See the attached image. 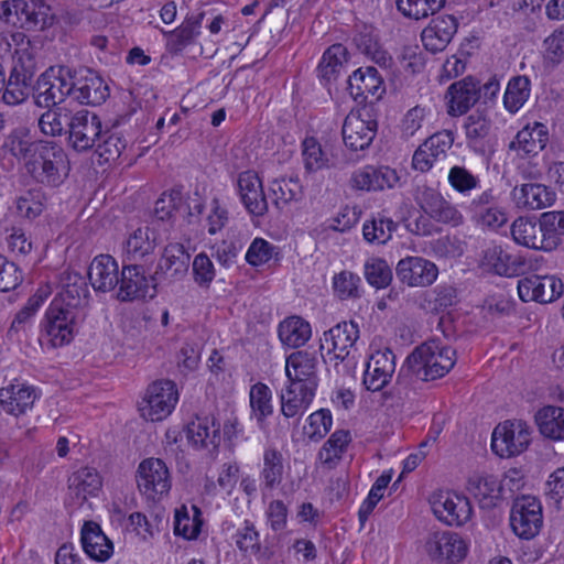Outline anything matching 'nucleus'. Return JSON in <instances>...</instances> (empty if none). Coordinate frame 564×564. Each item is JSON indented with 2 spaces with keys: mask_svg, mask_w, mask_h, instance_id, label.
<instances>
[{
  "mask_svg": "<svg viewBox=\"0 0 564 564\" xmlns=\"http://www.w3.org/2000/svg\"><path fill=\"white\" fill-rule=\"evenodd\" d=\"M126 147L127 141L119 133L106 130L93 149L100 158L99 163H109L118 160Z\"/></svg>",
  "mask_w": 564,
  "mask_h": 564,
  "instance_id": "50",
  "label": "nucleus"
},
{
  "mask_svg": "<svg viewBox=\"0 0 564 564\" xmlns=\"http://www.w3.org/2000/svg\"><path fill=\"white\" fill-rule=\"evenodd\" d=\"M511 236L521 246L534 250L551 252L562 242L557 236L551 235L544 227L543 214L536 221L532 218L519 217L511 225Z\"/></svg>",
  "mask_w": 564,
  "mask_h": 564,
  "instance_id": "10",
  "label": "nucleus"
},
{
  "mask_svg": "<svg viewBox=\"0 0 564 564\" xmlns=\"http://www.w3.org/2000/svg\"><path fill=\"white\" fill-rule=\"evenodd\" d=\"M395 371V356L390 348L375 351L364 373V384L369 391L382 390Z\"/></svg>",
  "mask_w": 564,
  "mask_h": 564,
  "instance_id": "22",
  "label": "nucleus"
},
{
  "mask_svg": "<svg viewBox=\"0 0 564 564\" xmlns=\"http://www.w3.org/2000/svg\"><path fill=\"white\" fill-rule=\"evenodd\" d=\"M36 392L33 387L23 383H12L0 389V404L2 409L12 415L24 414L32 408Z\"/></svg>",
  "mask_w": 564,
  "mask_h": 564,
  "instance_id": "34",
  "label": "nucleus"
},
{
  "mask_svg": "<svg viewBox=\"0 0 564 564\" xmlns=\"http://www.w3.org/2000/svg\"><path fill=\"white\" fill-rule=\"evenodd\" d=\"M398 280L410 288H427L438 276L437 265L429 259L419 256H408L395 267Z\"/></svg>",
  "mask_w": 564,
  "mask_h": 564,
  "instance_id": "17",
  "label": "nucleus"
},
{
  "mask_svg": "<svg viewBox=\"0 0 564 564\" xmlns=\"http://www.w3.org/2000/svg\"><path fill=\"white\" fill-rule=\"evenodd\" d=\"M377 126L376 120L364 119L360 113L350 112L341 128L345 145L351 151L368 149L376 137Z\"/></svg>",
  "mask_w": 564,
  "mask_h": 564,
  "instance_id": "24",
  "label": "nucleus"
},
{
  "mask_svg": "<svg viewBox=\"0 0 564 564\" xmlns=\"http://www.w3.org/2000/svg\"><path fill=\"white\" fill-rule=\"evenodd\" d=\"M278 334L283 345L290 348H299L311 338L312 328L304 318L291 316L280 323Z\"/></svg>",
  "mask_w": 564,
  "mask_h": 564,
  "instance_id": "39",
  "label": "nucleus"
},
{
  "mask_svg": "<svg viewBox=\"0 0 564 564\" xmlns=\"http://www.w3.org/2000/svg\"><path fill=\"white\" fill-rule=\"evenodd\" d=\"M399 182L395 170L389 166L367 165L355 172L351 176V185L361 191H382L392 188Z\"/></svg>",
  "mask_w": 564,
  "mask_h": 564,
  "instance_id": "31",
  "label": "nucleus"
},
{
  "mask_svg": "<svg viewBox=\"0 0 564 564\" xmlns=\"http://www.w3.org/2000/svg\"><path fill=\"white\" fill-rule=\"evenodd\" d=\"M182 192L181 189H172L170 193H163L155 202L154 216L162 221L170 220L174 212L180 210L182 207Z\"/></svg>",
  "mask_w": 564,
  "mask_h": 564,
  "instance_id": "62",
  "label": "nucleus"
},
{
  "mask_svg": "<svg viewBox=\"0 0 564 564\" xmlns=\"http://www.w3.org/2000/svg\"><path fill=\"white\" fill-rule=\"evenodd\" d=\"M235 542L241 552L252 555H262L259 533L256 530L254 524L248 520L245 521L242 528L237 530L235 534Z\"/></svg>",
  "mask_w": 564,
  "mask_h": 564,
  "instance_id": "60",
  "label": "nucleus"
},
{
  "mask_svg": "<svg viewBox=\"0 0 564 564\" xmlns=\"http://www.w3.org/2000/svg\"><path fill=\"white\" fill-rule=\"evenodd\" d=\"M518 206L536 210L545 208L555 199V193L543 184L527 183L516 186L512 191Z\"/></svg>",
  "mask_w": 564,
  "mask_h": 564,
  "instance_id": "37",
  "label": "nucleus"
},
{
  "mask_svg": "<svg viewBox=\"0 0 564 564\" xmlns=\"http://www.w3.org/2000/svg\"><path fill=\"white\" fill-rule=\"evenodd\" d=\"M430 296L429 308L433 312H443L457 303V290L451 284L437 285Z\"/></svg>",
  "mask_w": 564,
  "mask_h": 564,
  "instance_id": "63",
  "label": "nucleus"
},
{
  "mask_svg": "<svg viewBox=\"0 0 564 564\" xmlns=\"http://www.w3.org/2000/svg\"><path fill=\"white\" fill-rule=\"evenodd\" d=\"M26 169L42 184L56 187L68 176L70 164L63 147L54 141L39 140Z\"/></svg>",
  "mask_w": 564,
  "mask_h": 564,
  "instance_id": "2",
  "label": "nucleus"
},
{
  "mask_svg": "<svg viewBox=\"0 0 564 564\" xmlns=\"http://www.w3.org/2000/svg\"><path fill=\"white\" fill-rule=\"evenodd\" d=\"M85 553L94 561L106 562L113 554V544L95 521H85L80 531Z\"/></svg>",
  "mask_w": 564,
  "mask_h": 564,
  "instance_id": "30",
  "label": "nucleus"
},
{
  "mask_svg": "<svg viewBox=\"0 0 564 564\" xmlns=\"http://www.w3.org/2000/svg\"><path fill=\"white\" fill-rule=\"evenodd\" d=\"M333 290L341 300H357L362 295L361 278L351 271L343 270L333 276Z\"/></svg>",
  "mask_w": 564,
  "mask_h": 564,
  "instance_id": "51",
  "label": "nucleus"
},
{
  "mask_svg": "<svg viewBox=\"0 0 564 564\" xmlns=\"http://www.w3.org/2000/svg\"><path fill=\"white\" fill-rule=\"evenodd\" d=\"M177 400L178 393L173 381H155L147 390L143 415L152 422L161 421L171 414Z\"/></svg>",
  "mask_w": 564,
  "mask_h": 564,
  "instance_id": "18",
  "label": "nucleus"
},
{
  "mask_svg": "<svg viewBox=\"0 0 564 564\" xmlns=\"http://www.w3.org/2000/svg\"><path fill=\"white\" fill-rule=\"evenodd\" d=\"M62 290L52 301L63 310L77 311L83 317L89 302V289L85 276L77 272H64L61 279Z\"/></svg>",
  "mask_w": 564,
  "mask_h": 564,
  "instance_id": "20",
  "label": "nucleus"
},
{
  "mask_svg": "<svg viewBox=\"0 0 564 564\" xmlns=\"http://www.w3.org/2000/svg\"><path fill=\"white\" fill-rule=\"evenodd\" d=\"M156 285V275L148 274L143 265L123 264L118 283L117 300L134 302L154 299L158 293Z\"/></svg>",
  "mask_w": 564,
  "mask_h": 564,
  "instance_id": "5",
  "label": "nucleus"
},
{
  "mask_svg": "<svg viewBox=\"0 0 564 564\" xmlns=\"http://www.w3.org/2000/svg\"><path fill=\"white\" fill-rule=\"evenodd\" d=\"M457 29L458 21L454 15L445 14L432 19L421 33L423 46L433 54L444 51Z\"/></svg>",
  "mask_w": 564,
  "mask_h": 564,
  "instance_id": "27",
  "label": "nucleus"
},
{
  "mask_svg": "<svg viewBox=\"0 0 564 564\" xmlns=\"http://www.w3.org/2000/svg\"><path fill=\"white\" fill-rule=\"evenodd\" d=\"M530 431L522 421H506L498 424L492 432L491 449L500 457H512L527 449Z\"/></svg>",
  "mask_w": 564,
  "mask_h": 564,
  "instance_id": "12",
  "label": "nucleus"
},
{
  "mask_svg": "<svg viewBox=\"0 0 564 564\" xmlns=\"http://www.w3.org/2000/svg\"><path fill=\"white\" fill-rule=\"evenodd\" d=\"M350 96L359 102L367 101L369 97L379 100L386 93L382 77L372 66L356 69L347 79Z\"/></svg>",
  "mask_w": 564,
  "mask_h": 564,
  "instance_id": "23",
  "label": "nucleus"
},
{
  "mask_svg": "<svg viewBox=\"0 0 564 564\" xmlns=\"http://www.w3.org/2000/svg\"><path fill=\"white\" fill-rule=\"evenodd\" d=\"M204 18V11L188 14L180 26L173 31L165 32L167 51L172 54H178L185 47L194 44L200 34Z\"/></svg>",
  "mask_w": 564,
  "mask_h": 564,
  "instance_id": "32",
  "label": "nucleus"
},
{
  "mask_svg": "<svg viewBox=\"0 0 564 564\" xmlns=\"http://www.w3.org/2000/svg\"><path fill=\"white\" fill-rule=\"evenodd\" d=\"M351 437L348 431H335L318 452V459L328 469H333L341 460Z\"/></svg>",
  "mask_w": 564,
  "mask_h": 564,
  "instance_id": "43",
  "label": "nucleus"
},
{
  "mask_svg": "<svg viewBox=\"0 0 564 564\" xmlns=\"http://www.w3.org/2000/svg\"><path fill=\"white\" fill-rule=\"evenodd\" d=\"M270 191L273 196V204L278 209H282L292 202L300 200L303 196V187L297 176L273 180Z\"/></svg>",
  "mask_w": 564,
  "mask_h": 564,
  "instance_id": "45",
  "label": "nucleus"
},
{
  "mask_svg": "<svg viewBox=\"0 0 564 564\" xmlns=\"http://www.w3.org/2000/svg\"><path fill=\"white\" fill-rule=\"evenodd\" d=\"M398 225L390 218L378 217L367 220L362 227L364 238L368 242L383 245L392 237Z\"/></svg>",
  "mask_w": 564,
  "mask_h": 564,
  "instance_id": "57",
  "label": "nucleus"
},
{
  "mask_svg": "<svg viewBox=\"0 0 564 564\" xmlns=\"http://www.w3.org/2000/svg\"><path fill=\"white\" fill-rule=\"evenodd\" d=\"M139 491L150 500H160L167 495L171 486L170 470L164 460L161 458L143 459L135 475Z\"/></svg>",
  "mask_w": 564,
  "mask_h": 564,
  "instance_id": "8",
  "label": "nucleus"
},
{
  "mask_svg": "<svg viewBox=\"0 0 564 564\" xmlns=\"http://www.w3.org/2000/svg\"><path fill=\"white\" fill-rule=\"evenodd\" d=\"M283 456L275 448H267L263 453V467L260 477L265 489L278 487L283 478Z\"/></svg>",
  "mask_w": 564,
  "mask_h": 564,
  "instance_id": "48",
  "label": "nucleus"
},
{
  "mask_svg": "<svg viewBox=\"0 0 564 564\" xmlns=\"http://www.w3.org/2000/svg\"><path fill=\"white\" fill-rule=\"evenodd\" d=\"M468 209L471 218L482 228L496 230L508 221L507 213L499 205L498 197L491 188L474 197L469 203Z\"/></svg>",
  "mask_w": 564,
  "mask_h": 564,
  "instance_id": "21",
  "label": "nucleus"
},
{
  "mask_svg": "<svg viewBox=\"0 0 564 564\" xmlns=\"http://www.w3.org/2000/svg\"><path fill=\"white\" fill-rule=\"evenodd\" d=\"M91 286L97 292H109L118 288L120 273L118 262L110 254L95 257L88 269Z\"/></svg>",
  "mask_w": 564,
  "mask_h": 564,
  "instance_id": "29",
  "label": "nucleus"
},
{
  "mask_svg": "<svg viewBox=\"0 0 564 564\" xmlns=\"http://www.w3.org/2000/svg\"><path fill=\"white\" fill-rule=\"evenodd\" d=\"M449 116L465 115L480 99V84L471 76L453 83L446 91Z\"/></svg>",
  "mask_w": 564,
  "mask_h": 564,
  "instance_id": "25",
  "label": "nucleus"
},
{
  "mask_svg": "<svg viewBox=\"0 0 564 564\" xmlns=\"http://www.w3.org/2000/svg\"><path fill=\"white\" fill-rule=\"evenodd\" d=\"M491 123L482 113L475 112L467 117L465 123L466 138L471 148L484 140L490 132Z\"/></svg>",
  "mask_w": 564,
  "mask_h": 564,
  "instance_id": "61",
  "label": "nucleus"
},
{
  "mask_svg": "<svg viewBox=\"0 0 564 564\" xmlns=\"http://www.w3.org/2000/svg\"><path fill=\"white\" fill-rule=\"evenodd\" d=\"M100 118L88 110H79L69 119L68 144L77 152L91 150L102 137Z\"/></svg>",
  "mask_w": 564,
  "mask_h": 564,
  "instance_id": "13",
  "label": "nucleus"
},
{
  "mask_svg": "<svg viewBox=\"0 0 564 564\" xmlns=\"http://www.w3.org/2000/svg\"><path fill=\"white\" fill-rule=\"evenodd\" d=\"M186 434L188 441L196 448L216 449L220 444V425L216 424L214 417L196 416L187 424Z\"/></svg>",
  "mask_w": 564,
  "mask_h": 564,
  "instance_id": "36",
  "label": "nucleus"
},
{
  "mask_svg": "<svg viewBox=\"0 0 564 564\" xmlns=\"http://www.w3.org/2000/svg\"><path fill=\"white\" fill-rule=\"evenodd\" d=\"M2 100L10 106L23 102L30 95L34 96V84L25 80L12 72L9 79H4Z\"/></svg>",
  "mask_w": 564,
  "mask_h": 564,
  "instance_id": "55",
  "label": "nucleus"
},
{
  "mask_svg": "<svg viewBox=\"0 0 564 564\" xmlns=\"http://www.w3.org/2000/svg\"><path fill=\"white\" fill-rule=\"evenodd\" d=\"M413 197L421 209L438 223L456 226L463 220L462 214L455 206L447 202L440 192L425 184L416 185Z\"/></svg>",
  "mask_w": 564,
  "mask_h": 564,
  "instance_id": "14",
  "label": "nucleus"
},
{
  "mask_svg": "<svg viewBox=\"0 0 564 564\" xmlns=\"http://www.w3.org/2000/svg\"><path fill=\"white\" fill-rule=\"evenodd\" d=\"M451 187L462 194L469 195L471 191L479 186L478 176L474 175L465 166L455 165L451 167L447 175Z\"/></svg>",
  "mask_w": 564,
  "mask_h": 564,
  "instance_id": "59",
  "label": "nucleus"
},
{
  "mask_svg": "<svg viewBox=\"0 0 564 564\" xmlns=\"http://www.w3.org/2000/svg\"><path fill=\"white\" fill-rule=\"evenodd\" d=\"M425 550L429 556L435 561L456 564L465 558L468 549L458 533L436 531L429 534Z\"/></svg>",
  "mask_w": 564,
  "mask_h": 564,
  "instance_id": "15",
  "label": "nucleus"
},
{
  "mask_svg": "<svg viewBox=\"0 0 564 564\" xmlns=\"http://www.w3.org/2000/svg\"><path fill=\"white\" fill-rule=\"evenodd\" d=\"M359 338V326L355 321H344L328 330L324 332L321 338L319 350L322 357L329 361H344L349 357L350 348L354 347Z\"/></svg>",
  "mask_w": 564,
  "mask_h": 564,
  "instance_id": "9",
  "label": "nucleus"
},
{
  "mask_svg": "<svg viewBox=\"0 0 564 564\" xmlns=\"http://www.w3.org/2000/svg\"><path fill=\"white\" fill-rule=\"evenodd\" d=\"M534 419L543 436L554 441L564 440V408L543 406L535 413Z\"/></svg>",
  "mask_w": 564,
  "mask_h": 564,
  "instance_id": "38",
  "label": "nucleus"
},
{
  "mask_svg": "<svg viewBox=\"0 0 564 564\" xmlns=\"http://www.w3.org/2000/svg\"><path fill=\"white\" fill-rule=\"evenodd\" d=\"M70 67H50L42 73L34 84V102L41 108L58 107L67 97L70 98Z\"/></svg>",
  "mask_w": 564,
  "mask_h": 564,
  "instance_id": "4",
  "label": "nucleus"
},
{
  "mask_svg": "<svg viewBox=\"0 0 564 564\" xmlns=\"http://www.w3.org/2000/svg\"><path fill=\"white\" fill-rule=\"evenodd\" d=\"M456 362V350L448 346H440L435 341L424 343L416 347L401 367L397 384L402 378L413 375L422 381L436 380L444 377Z\"/></svg>",
  "mask_w": 564,
  "mask_h": 564,
  "instance_id": "1",
  "label": "nucleus"
},
{
  "mask_svg": "<svg viewBox=\"0 0 564 564\" xmlns=\"http://www.w3.org/2000/svg\"><path fill=\"white\" fill-rule=\"evenodd\" d=\"M446 0H395L398 10L406 18L420 20L438 12Z\"/></svg>",
  "mask_w": 564,
  "mask_h": 564,
  "instance_id": "52",
  "label": "nucleus"
},
{
  "mask_svg": "<svg viewBox=\"0 0 564 564\" xmlns=\"http://www.w3.org/2000/svg\"><path fill=\"white\" fill-rule=\"evenodd\" d=\"M518 293L523 302L546 304L563 295L564 284L555 275H530L519 280Z\"/></svg>",
  "mask_w": 564,
  "mask_h": 564,
  "instance_id": "16",
  "label": "nucleus"
},
{
  "mask_svg": "<svg viewBox=\"0 0 564 564\" xmlns=\"http://www.w3.org/2000/svg\"><path fill=\"white\" fill-rule=\"evenodd\" d=\"M73 113L66 108L54 107L47 109L39 119L40 130L51 137H58L67 133L69 119Z\"/></svg>",
  "mask_w": 564,
  "mask_h": 564,
  "instance_id": "47",
  "label": "nucleus"
},
{
  "mask_svg": "<svg viewBox=\"0 0 564 564\" xmlns=\"http://www.w3.org/2000/svg\"><path fill=\"white\" fill-rule=\"evenodd\" d=\"M46 197L41 188H33L17 198V210L21 217L34 219L42 214Z\"/></svg>",
  "mask_w": 564,
  "mask_h": 564,
  "instance_id": "58",
  "label": "nucleus"
},
{
  "mask_svg": "<svg viewBox=\"0 0 564 564\" xmlns=\"http://www.w3.org/2000/svg\"><path fill=\"white\" fill-rule=\"evenodd\" d=\"M510 527L513 533L522 540H532L543 525L542 505L536 497L518 496L513 499L510 510Z\"/></svg>",
  "mask_w": 564,
  "mask_h": 564,
  "instance_id": "6",
  "label": "nucleus"
},
{
  "mask_svg": "<svg viewBox=\"0 0 564 564\" xmlns=\"http://www.w3.org/2000/svg\"><path fill=\"white\" fill-rule=\"evenodd\" d=\"M468 490L480 499H489L492 505L495 501L502 500L499 479L492 475H474L468 479Z\"/></svg>",
  "mask_w": 564,
  "mask_h": 564,
  "instance_id": "54",
  "label": "nucleus"
},
{
  "mask_svg": "<svg viewBox=\"0 0 564 564\" xmlns=\"http://www.w3.org/2000/svg\"><path fill=\"white\" fill-rule=\"evenodd\" d=\"M530 80L527 76L512 77L503 95L505 108L516 113L528 100L530 96Z\"/></svg>",
  "mask_w": 564,
  "mask_h": 564,
  "instance_id": "49",
  "label": "nucleus"
},
{
  "mask_svg": "<svg viewBox=\"0 0 564 564\" xmlns=\"http://www.w3.org/2000/svg\"><path fill=\"white\" fill-rule=\"evenodd\" d=\"M366 281L376 289H386L392 282L393 273L384 259L369 258L364 264Z\"/></svg>",
  "mask_w": 564,
  "mask_h": 564,
  "instance_id": "56",
  "label": "nucleus"
},
{
  "mask_svg": "<svg viewBox=\"0 0 564 564\" xmlns=\"http://www.w3.org/2000/svg\"><path fill=\"white\" fill-rule=\"evenodd\" d=\"M360 53L371 58L380 66H387L391 57L381 47L375 29L369 25H362L358 29L352 39Z\"/></svg>",
  "mask_w": 564,
  "mask_h": 564,
  "instance_id": "40",
  "label": "nucleus"
},
{
  "mask_svg": "<svg viewBox=\"0 0 564 564\" xmlns=\"http://www.w3.org/2000/svg\"><path fill=\"white\" fill-rule=\"evenodd\" d=\"M317 358L306 350H297L286 358L285 373L290 384L315 392L318 386Z\"/></svg>",
  "mask_w": 564,
  "mask_h": 564,
  "instance_id": "19",
  "label": "nucleus"
},
{
  "mask_svg": "<svg viewBox=\"0 0 564 564\" xmlns=\"http://www.w3.org/2000/svg\"><path fill=\"white\" fill-rule=\"evenodd\" d=\"M153 235L154 232L149 227L135 229L126 241L124 252L127 259L135 261L152 253L155 248Z\"/></svg>",
  "mask_w": 564,
  "mask_h": 564,
  "instance_id": "46",
  "label": "nucleus"
},
{
  "mask_svg": "<svg viewBox=\"0 0 564 564\" xmlns=\"http://www.w3.org/2000/svg\"><path fill=\"white\" fill-rule=\"evenodd\" d=\"M249 397L254 417L262 427L264 420L273 412L271 390L267 384L258 382L251 387Z\"/></svg>",
  "mask_w": 564,
  "mask_h": 564,
  "instance_id": "53",
  "label": "nucleus"
},
{
  "mask_svg": "<svg viewBox=\"0 0 564 564\" xmlns=\"http://www.w3.org/2000/svg\"><path fill=\"white\" fill-rule=\"evenodd\" d=\"M84 318L77 311L63 310L57 303H51L41 325L40 341L53 348L68 345Z\"/></svg>",
  "mask_w": 564,
  "mask_h": 564,
  "instance_id": "3",
  "label": "nucleus"
},
{
  "mask_svg": "<svg viewBox=\"0 0 564 564\" xmlns=\"http://www.w3.org/2000/svg\"><path fill=\"white\" fill-rule=\"evenodd\" d=\"M430 505L435 517L447 525L460 527L471 518L469 499L454 491L438 490L432 494Z\"/></svg>",
  "mask_w": 564,
  "mask_h": 564,
  "instance_id": "11",
  "label": "nucleus"
},
{
  "mask_svg": "<svg viewBox=\"0 0 564 564\" xmlns=\"http://www.w3.org/2000/svg\"><path fill=\"white\" fill-rule=\"evenodd\" d=\"M15 28L43 30L51 24L50 7L40 0H14Z\"/></svg>",
  "mask_w": 564,
  "mask_h": 564,
  "instance_id": "28",
  "label": "nucleus"
},
{
  "mask_svg": "<svg viewBox=\"0 0 564 564\" xmlns=\"http://www.w3.org/2000/svg\"><path fill=\"white\" fill-rule=\"evenodd\" d=\"M237 187L240 200L249 214L261 217L268 212L262 182L256 172H241L237 178Z\"/></svg>",
  "mask_w": 564,
  "mask_h": 564,
  "instance_id": "26",
  "label": "nucleus"
},
{
  "mask_svg": "<svg viewBox=\"0 0 564 564\" xmlns=\"http://www.w3.org/2000/svg\"><path fill=\"white\" fill-rule=\"evenodd\" d=\"M70 98L80 105L99 106L110 96L105 79L93 68H70Z\"/></svg>",
  "mask_w": 564,
  "mask_h": 564,
  "instance_id": "7",
  "label": "nucleus"
},
{
  "mask_svg": "<svg viewBox=\"0 0 564 564\" xmlns=\"http://www.w3.org/2000/svg\"><path fill=\"white\" fill-rule=\"evenodd\" d=\"M315 397V392L289 384L281 393V412L285 417L303 414Z\"/></svg>",
  "mask_w": 564,
  "mask_h": 564,
  "instance_id": "44",
  "label": "nucleus"
},
{
  "mask_svg": "<svg viewBox=\"0 0 564 564\" xmlns=\"http://www.w3.org/2000/svg\"><path fill=\"white\" fill-rule=\"evenodd\" d=\"M348 62V51L340 43L330 45L323 54L317 66L318 76L326 84L336 80L344 65Z\"/></svg>",
  "mask_w": 564,
  "mask_h": 564,
  "instance_id": "41",
  "label": "nucleus"
},
{
  "mask_svg": "<svg viewBox=\"0 0 564 564\" xmlns=\"http://www.w3.org/2000/svg\"><path fill=\"white\" fill-rule=\"evenodd\" d=\"M191 254L182 243H169L154 272L156 279L161 274H169L172 279L183 278L189 268Z\"/></svg>",
  "mask_w": 564,
  "mask_h": 564,
  "instance_id": "35",
  "label": "nucleus"
},
{
  "mask_svg": "<svg viewBox=\"0 0 564 564\" xmlns=\"http://www.w3.org/2000/svg\"><path fill=\"white\" fill-rule=\"evenodd\" d=\"M303 158L305 169L310 172L318 171L327 165L322 147L314 138H307L303 142Z\"/></svg>",
  "mask_w": 564,
  "mask_h": 564,
  "instance_id": "64",
  "label": "nucleus"
},
{
  "mask_svg": "<svg viewBox=\"0 0 564 564\" xmlns=\"http://www.w3.org/2000/svg\"><path fill=\"white\" fill-rule=\"evenodd\" d=\"M101 486V477L91 467H83L69 478V490L80 500V503L86 501L88 496H96Z\"/></svg>",
  "mask_w": 564,
  "mask_h": 564,
  "instance_id": "42",
  "label": "nucleus"
},
{
  "mask_svg": "<svg viewBox=\"0 0 564 564\" xmlns=\"http://www.w3.org/2000/svg\"><path fill=\"white\" fill-rule=\"evenodd\" d=\"M549 141V132L545 124L535 122L533 127L527 126L520 130L509 143V150L518 155H536Z\"/></svg>",
  "mask_w": 564,
  "mask_h": 564,
  "instance_id": "33",
  "label": "nucleus"
}]
</instances>
